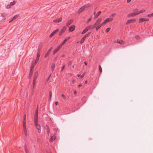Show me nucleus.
I'll use <instances>...</instances> for the list:
<instances>
[{
  "label": "nucleus",
  "mask_w": 153,
  "mask_h": 153,
  "mask_svg": "<svg viewBox=\"0 0 153 153\" xmlns=\"http://www.w3.org/2000/svg\"><path fill=\"white\" fill-rule=\"evenodd\" d=\"M55 104L56 105H58V102H55Z\"/></svg>",
  "instance_id": "49"
},
{
  "label": "nucleus",
  "mask_w": 153,
  "mask_h": 153,
  "mask_svg": "<svg viewBox=\"0 0 153 153\" xmlns=\"http://www.w3.org/2000/svg\"><path fill=\"white\" fill-rule=\"evenodd\" d=\"M19 16V15H16L13 18L12 20H14L17 18Z\"/></svg>",
  "instance_id": "22"
},
{
  "label": "nucleus",
  "mask_w": 153,
  "mask_h": 153,
  "mask_svg": "<svg viewBox=\"0 0 153 153\" xmlns=\"http://www.w3.org/2000/svg\"><path fill=\"white\" fill-rule=\"evenodd\" d=\"M131 0H127V3H128L130 2Z\"/></svg>",
  "instance_id": "47"
},
{
  "label": "nucleus",
  "mask_w": 153,
  "mask_h": 153,
  "mask_svg": "<svg viewBox=\"0 0 153 153\" xmlns=\"http://www.w3.org/2000/svg\"><path fill=\"white\" fill-rule=\"evenodd\" d=\"M11 6L10 5V4H9L7 6L6 8L7 9H9L11 7Z\"/></svg>",
  "instance_id": "37"
},
{
  "label": "nucleus",
  "mask_w": 153,
  "mask_h": 153,
  "mask_svg": "<svg viewBox=\"0 0 153 153\" xmlns=\"http://www.w3.org/2000/svg\"><path fill=\"white\" fill-rule=\"evenodd\" d=\"M35 64V63H34L33 62L32 63L31 66L30 67V70L29 74V76L30 77H31V76L33 72V68L34 67Z\"/></svg>",
  "instance_id": "5"
},
{
  "label": "nucleus",
  "mask_w": 153,
  "mask_h": 153,
  "mask_svg": "<svg viewBox=\"0 0 153 153\" xmlns=\"http://www.w3.org/2000/svg\"><path fill=\"white\" fill-rule=\"evenodd\" d=\"M59 31V30L58 29H57L54 31H53L52 33L50 34L49 36L50 37H51L55 33H56Z\"/></svg>",
  "instance_id": "14"
},
{
  "label": "nucleus",
  "mask_w": 153,
  "mask_h": 153,
  "mask_svg": "<svg viewBox=\"0 0 153 153\" xmlns=\"http://www.w3.org/2000/svg\"><path fill=\"white\" fill-rule=\"evenodd\" d=\"M23 127H26V122L25 120H23Z\"/></svg>",
  "instance_id": "27"
},
{
  "label": "nucleus",
  "mask_w": 153,
  "mask_h": 153,
  "mask_svg": "<svg viewBox=\"0 0 153 153\" xmlns=\"http://www.w3.org/2000/svg\"><path fill=\"white\" fill-rule=\"evenodd\" d=\"M113 19L112 18L110 17L107 18L102 23V24L103 25H105L107 22L112 21Z\"/></svg>",
  "instance_id": "4"
},
{
  "label": "nucleus",
  "mask_w": 153,
  "mask_h": 153,
  "mask_svg": "<svg viewBox=\"0 0 153 153\" xmlns=\"http://www.w3.org/2000/svg\"><path fill=\"white\" fill-rule=\"evenodd\" d=\"M101 18H99L96 22L94 25L93 26V28H95L96 30H97L101 27L103 25L102 23H101V22L102 20Z\"/></svg>",
  "instance_id": "2"
},
{
  "label": "nucleus",
  "mask_w": 153,
  "mask_h": 153,
  "mask_svg": "<svg viewBox=\"0 0 153 153\" xmlns=\"http://www.w3.org/2000/svg\"><path fill=\"white\" fill-rule=\"evenodd\" d=\"M23 129L24 131V132L25 135V136L27 137V130L26 127H23Z\"/></svg>",
  "instance_id": "20"
},
{
  "label": "nucleus",
  "mask_w": 153,
  "mask_h": 153,
  "mask_svg": "<svg viewBox=\"0 0 153 153\" xmlns=\"http://www.w3.org/2000/svg\"><path fill=\"white\" fill-rule=\"evenodd\" d=\"M91 27V26H89L87 27L82 31V34H83L85 33L89 29H90Z\"/></svg>",
  "instance_id": "13"
},
{
  "label": "nucleus",
  "mask_w": 153,
  "mask_h": 153,
  "mask_svg": "<svg viewBox=\"0 0 153 153\" xmlns=\"http://www.w3.org/2000/svg\"><path fill=\"white\" fill-rule=\"evenodd\" d=\"M111 28L109 27L108 28L105 30V32L106 33H108L110 30Z\"/></svg>",
  "instance_id": "34"
},
{
  "label": "nucleus",
  "mask_w": 153,
  "mask_h": 153,
  "mask_svg": "<svg viewBox=\"0 0 153 153\" xmlns=\"http://www.w3.org/2000/svg\"><path fill=\"white\" fill-rule=\"evenodd\" d=\"M61 96L62 97H63V98L65 100H66V97L63 94H62Z\"/></svg>",
  "instance_id": "39"
},
{
  "label": "nucleus",
  "mask_w": 153,
  "mask_h": 153,
  "mask_svg": "<svg viewBox=\"0 0 153 153\" xmlns=\"http://www.w3.org/2000/svg\"><path fill=\"white\" fill-rule=\"evenodd\" d=\"M147 16L149 17H153V13L148 14V15Z\"/></svg>",
  "instance_id": "30"
},
{
  "label": "nucleus",
  "mask_w": 153,
  "mask_h": 153,
  "mask_svg": "<svg viewBox=\"0 0 153 153\" xmlns=\"http://www.w3.org/2000/svg\"><path fill=\"white\" fill-rule=\"evenodd\" d=\"M62 46L60 44L58 46V47L56 49L58 51L60 49V48L62 47Z\"/></svg>",
  "instance_id": "29"
},
{
  "label": "nucleus",
  "mask_w": 153,
  "mask_h": 153,
  "mask_svg": "<svg viewBox=\"0 0 153 153\" xmlns=\"http://www.w3.org/2000/svg\"><path fill=\"white\" fill-rule=\"evenodd\" d=\"M88 83V81H87L86 80L85 81V83H86V84H87Z\"/></svg>",
  "instance_id": "51"
},
{
  "label": "nucleus",
  "mask_w": 153,
  "mask_h": 153,
  "mask_svg": "<svg viewBox=\"0 0 153 153\" xmlns=\"http://www.w3.org/2000/svg\"><path fill=\"white\" fill-rule=\"evenodd\" d=\"M72 22V21L71 20H69L68 21L67 23L66 24V25L67 26H68L69 25H71Z\"/></svg>",
  "instance_id": "24"
},
{
  "label": "nucleus",
  "mask_w": 153,
  "mask_h": 153,
  "mask_svg": "<svg viewBox=\"0 0 153 153\" xmlns=\"http://www.w3.org/2000/svg\"><path fill=\"white\" fill-rule=\"evenodd\" d=\"M99 70L100 71V72L101 73L102 72V68L101 66L99 65Z\"/></svg>",
  "instance_id": "31"
},
{
  "label": "nucleus",
  "mask_w": 153,
  "mask_h": 153,
  "mask_svg": "<svg viewBox=\"0 0 153 153\" xmlns=\"http://www.w3.org/2000/svg\"><path fill=\"white\" fill-rule=\"evenodd\" d=\"M75 82V80L74 79H73L72 81V82H73L74 83V82Z\"/></svg>",
  "instance_id": "52"
},
{
  "label": "nucleus",
  "mask_w": 153,
  "mask_h": 153,
  "mask_svg": "<svg viewBox=\"0 0 153 153\" xmlns=\"http://www.w3.org/2000/svg\"><path fill=\"white\" fill-rule=\"evenodd\" d=\"M89 33L86 35L84 37H85V38H86V37H88L89 36Z\"/></svg>",
  "instance_id": "43"
},
{
  "label": "nucleus",
  "mask_w": 153,
  "mask_h": 153,
  "mask_svg": "<svg viewBox=\"0 0 153 153\" xmlns=\"http://www.w3.org/2000/svg\"><path fill=\"white\" fill-rule=\"evenodd\" d=\"M94 15H95V12H94Z\"/></svg>",
  "instance_id": "58"
},
{
  "label": "nucleus",
  "mask_w": 153,
  "mask_h": 153,
  "mask_svg": "<svg viewBox=\"0 0 153 153\" xmlns=\"http://www.w3.org/2000/svg\"><path fill=\"white\" fill-rule=\"evenodd\" d=\"M70 38V37H68L66 38L65 39H64V40L63 41V42L60 44V45L62 46V45L64 44V43Z\"/></svg>",
  "instance_id": "11"
},
{
  "label": "nucleus",
  "mask_w": 153,
  "mask_h": 153,
  "mask_svg": "<svg viewBox=\"0 0 153 153\" xmlns=\"http://www.w3.org/2000/svg\"><path fill=\"white\" fill-rule=\"evenodd\" d=\"M74 94H76V91H75L74 92Z\"/></svg>",
  "instance_id": "50"
},
{
  "label": "nucleus",
  "mask_w": 153,
  "mask_h": 153,
  "mask_svg": "<svg viewBox=\"0 0 153 153\" xmlns=\"http://www.w3.org/2000/svg\"><path fill=\"white\" fill-rule=\"evenodd\" d=\"M36 79H33V85H34L35 84V81Z\"/></svg>",
  "instance_id": "46"
},
{
  "label": "nucleus",
  "mask_w": 153,
  "mask_h": 153,
  "mask_svg": "<svg viewBox=\"0 0 153 153\" xmlns=\"http://www.w3.org/2000/svg\"><path fill=\"white\" fill-rule=\"evenodd\" d=\"M116 15V13H112L111 15V16H112V17H114V16H115V15Z\"/></svg>",
  "instance_id": "40"
},
{
  "label": "nucleus",
  "mask_w": 153,
  "mask_h": 153,
  "mask_svg": "<svg viewBox=\"0 0 153 153\" xmlns=\"http://www.w3.org/2000/svg\"><path fill=\"white\" fill-rule=\"evenodd\" d=\"M85 73H84L83 74H82V76H81V78H82L83 77H84V76H85Z\"/></svg>",
  "instance_id": "45"
},
{
  "label": "nucleus",
  "mask_w": 153,
  "mask_h": 153,
  "mask_svg": "<svg viewBox=\"0 0 153 153\" xmlns=\"http://www.w3.org/2000/svg\"><path fill=\"white\" fill-rule=\"evenodd\" d=\"M116 42L118 43L120 45H123L124 44V42L122 40H119L118 39L114 41V43Z\"/></svg>",
  "instance_id": "12"
},
{
  "label": "nucleus",
  "mask_w": 153,
  "mask_h": 153,
  "mask_svg": "<svg viewBox=\"0 0 153 153\" xmlns=\"http://www.w3.org/2000/svg\"><path fill=\"white\" fill-rule=\"evenodd\" d=\"M66 28L65 26H64L61 29V31L59 33V35L60 36L62 34L65 32L66 30Z\"/></svg>",
  "instance_id": "7"
},
{
  "label": "nucleus",
  "mask_w": 153,
  "mask_h": 153,
  "mask_svg": "<svg viewBox=\"0 0 153 153\" xmlns=\"http://www.w3.org/2000/svg\"><path fill=\"white\" fill-rule=\"evenodd\" d=\"M85 39L86 38H85V37H83L82 39H81V40L80 41V43H81V44L82 43L84 42V40H85Z\"/></svg>",
  "instance_id": "28"
},
{
  "label": "nucleus",
  "mask_w": 153,
  "mask_h": 153,
  "mask_svg": "<svg viewBox=\"0 0 153 153\" xmlns=\"http://www.w3.org/2000/svg\"><path fill=\"white\" fill-rule=\"evenodd\" d=\"M90 5L89 4H86L84 6H83L81 7L79 9V10L78 11V13H81L85 9V8H86L90 6Z\"/></svg>",
  "instance_id": "3"
},
{
  "label": "nucleus",
  "mask_w": 153,
  "mask_h": 153,
  "mask_svg": "<svg viewBox=\"0 0 153 153\" xmlns=\"http://www.w3.org/2000/svg\"><path fill=\"white\" fill-rule=\"evenodd\" d=\"M64 68H65V65H64L63 66V67H62V68H61V71H63V70L64 69Z\"/></svg>",
  "instance_id": "42"
},
{
  "label": "nucleus",
  "mask_w": 153,
  "mask_h": 153,
  "mask_svg": "<svg viewBox=\"0 0 153 153\" xmlns=\"http://www.w3.org/2000/svg\"><path fill=\"white\" fill-rule=\"evenodd\" d=\"M84 63H85V65H87V63H86V62H84Z\"/></svg>",
  "instance_id": "53"
},
{
  "label": "nucleus",
  "mask_w": 153,
  "mask_h": 153,
  "mask_svg": "<svg viewBox=\"0 0 153 153\" xmlns=\"http://www.w3.org/2000/svg\"><path fill=\"white\" fill-rule=\"evenodd\" d=\"M62 21V18L60 17L58 19H55L53 20V22L56 23H59L61 22Z\"/></svg>",
  "instance_id": "10"
},
{
  "label": "nucleus",
  "mask_w": 153,
  "mask_h": 153,
  "mask_svg": "<svg viewBox=\"0 0 153 153\" xmlns=\"http://www.w3.org/2000/svg\"><path fill=\"white\" fill-rule=\"evenodd\" d=\"M79 76H80V75H77V76L79 77Z\"/></svg>",
  "instance_id": "57"
},
{
  "label": "nucleus",
  "mask_w": 153,
  "mask_h": 153,
  "mask_svg": "<svg viewBox=\"0 0 153 153\" xmlns=\"http://www.w3.org/2000/svg\"><path fill=\"white\" fill-rule=\"evenodd\" d=\"M26 120V115L25 114L24 116V120Z\"/></svg>",
  "instance_id": "44"
},
{
  "label": "nucleus",
  "mask_w": 153,
  "mask_h": 153,
  "mask_svg": "<svg viewBox=\"0 0 153 153\" xmlns=\"http://www.w3.org/2000/svg\"><path fill=\"white\" fill-rule=\"evenodd\" d=\"M145 10H141L140 11H138V12L139 13V14H140V13H142L144 12H145Z\"/></svg>",
  "instance_id": "36"
},
{
  "label": "nucleus",
  "mask_w": 153,
  "mask_h": 153,
  "mask_svg": "<svg viewBox=\"0 0 153 153\" xmlns=\"http://www.w3.org/2000/svg\"><path fill=\"white\" fill-rule=\"evenodd\" d=\"M52 97V92L51 91L50 92V99H51Z\"/></svg>",
  "instance_id": "41"
},
{
  "label": "nucleus",
  "mask_w": 153,
  "mask_h": 153,
  "mask_svg": "<svg viewBox=\"0 0 153 153\" xmlns=\"http://www.w3.org/2000/svg\"><path fill=\"white\" fill-rule=\"evenodd\" d=\"M136 21V20L134 19H132L129 20L127 21L126 23V25L129 24L130 23H131V22H134Z\"/></svg>",
  "instance_id": "9"
},
{
  "label": "nucleus",
  "mask_w": 153,
  "mask_h": 153,
  "mask_svg": "<svg viewBox=\"0 0 153 153\" xmlns=\"http://www.w3.org/2000/svg\"><path fill=\"white\" fill-rule=\"evenodd\" d=\"M101 11H99V12H98L97 14L96 15H95L94 17V19H96L97 18V17L100 15V14H101Z\"/></svg>",
  "instance_id": "21"
},
{
  "label": "nucleus",
  "mask_w": 153,
  "mask_h": 153,
  "mask_svg": "<svg viewBox=\"0 0 153 153\" xmlns=\"http://www.w3.org/2000/svg\"><path fill=\"white\" fill-rule=\"evenodd\" d=\"M58 51L55 49H54L53 52V54L54 55Z\"/></svg>",
  "instance_id": "35"
},
{
  "label": "nucleus",
  "mask_w": 153,
  "mask_h": 153,
  "mask_svg": "<svg viewBox=\"0 0 153 153\" xmlns=\"http://www.w3.org/2000/svg\"><path fill=\"white\" fill-rule=\"evenodd\" d=\"M6 16V14L4 13H2L1 14V16L3 17H5Z\"/></svg>",
  "instance_id": "33"
},
{
  "label": "nucleus",
  "mask_w": 153,
  "mask_h": 153,
  "mask_svg": "<svg viewBox=\"0 0 153 153\" xmlns=\"http://www.w3.org/2000/svg\"><path fill=\"white\" fill-rule=\"evenodd\" d=\"M52 48L51 47L48 50L47 52L46 53V54L45 55V58H46L47 56L49 55L50 52L52 50Z\"/></svg>",
  "instance_id": "15"
},
{
  "label": "nucleus",
  "mask_w": 153,
  "mask_h": 153,
  "mask_svg": "<svg viewBox=\"0 0 153 153\" xmlns=\"http://www.w3.org/2000/svg\"><path fill=\"white\" fill-rule=\"evenodd\" d=\"M149 21V19H145L144 18H141L139 19L138 22L139 23H140L144 21Z\"/></svg>",
  "instance_id": "6"
},
{
  "label": "nucleus",
  "mask_w": 153,
  "mask_h": 153,
  "mask_svg": "<svg viewBox=\"0 0 153 153\" xmlns=\"http://www.w3.org/2000/svg\"><path fill=\"white\" fill-rule=\"evenodd\" d=\"M51 137L50 139V141L51 142H52L55 139V136L54 135L52 136V135L51 134Z\"/></svg>",
  "instance_id": "16"
},
{
  "label": "nucleus",
  "mask_w": 153,
  "mask_h": 153,
  "mask_svg": "<svg viewBox=\"0 0 153 153\" xmlns=\"http://www.w3.org/2000/svg\"><path fill=\"white\" fill-rule=\"evenodd\" d=\"M15 1H14L13 2H11L10 3V4L11 6H12L13 5L15 4Z\"/></svg>",
  "instance_id": "32"
},
{
  "label": "nucleus",
  "mask_w": 153,
  "mask_h": 153,
  "mask_svg": "<svg viewBox=\"0 0 153 153\" xmlns=\"http://www.w3.org/2000/svg\"><path fill=\"white\" fill-rule=\"evenodd\" d=\"M91 18H89L88 19L87 21V22H86V23H88L89 22H90L91 21Z\"/></svg>",
  "instance_id": "38"
},
{
  "label": "nucleus",
  "mask_w": 153,
  "mask_h": 153,
  "mask_svg": "<svg viewBox=\"0 0 153 153\" xmlns=\"http://www.w3.org/2000/svg\"><path fill=\"white\" fill-rule=\"evenodd\" d=\"M37 76H38V72L36 71L34 74L33 79H36L37 77Z\"/></svg>",
  "instance_id": "23"
},
{
  "label": "nucleus",
  "mask_w": 153,
  "mask_h": 153,
  "mask_svg": "<svg viewBox=\"0 0 153 153\" xmlns=\"http://www.w3.org/2000/svg\"><path fill=\"white\" fill-rule=\"evenodd\" d=\"M55 68V65L54 64H52V65H51V68L52 69V71H53L54 69Z\"/></svg>",
  "instance_id": "26"
},
{
  "label": "nucleus",
  "mask_w": 153,
  "mask_h": 153,
  "mask_svg": "<svg viewBox=\"0 0 153 153\" xmlns=\"http://www.w3.org/2000/svg\"><path fill=\"white\" fill-rule=\"evenodd\" d=\"M134 16H135L134 13H131L128 15V17H131Z\"/></svg>",
  "instance_id": "25"
},
{
  "label": "nucleus",
  "mask_w": 153,
  "mask_h": 153,
  "mask_svg": "<svg viewBox=\"0 0 153 153\" xmlns=\"http://www.w3.org/2000/svg\"><path fill=\"white\" fill-rule=\"evenodd\" d=\"M138 38H139V37L138 36H137V37H136V39H137Z\"/></svg>",
  "instance_id": "56"
},
{
  "label": "nucleus",
  "mask_w": 153,
  "mask_h": 153,
  "mask_svg": "<svg viewBox=\"0 0 153 153\" xmlns=\"http://www.w3.org/2000/svg\"><path fill=\"white\" fill-rule=\"evenodd\" d=\"M82 86V84H80V85H78V86L79 87H81V86Z\"/></svg>",
  "instance_id": "48"
},
{
  "label": "nucleus",
  "mask_w": 153,
  "mask_h": 153,
  "mask_svg": "<svg viewBox=\"0 0 153 153\" xmlns=\"http://www.w3.org/2000/svg\"><path fill=\"white\" fill-rule=\"evenodd\" d=\"M75 28V26L74 25H71L69 27L68 30L70 32H72L74 31Z\"/></svg>",
  "instance_id": "8"
},
{
  "label": "nucleus",
  "mask_w": 153,
  "mask_h": 153,
  "mask_svg": "<svg viewBox=\"0 0 153 153\" xmlns=\"http://www.w3.org/2000/svg\"><path fill=\"white\" fill-rule=\"evenodd\" d=\"M13 21V20H12V19L11 20H10V21H9V23H10V22H11L12 21Z\"/></svg>",
  "instance_id": "54"
},
{
  "label": "nucleus",
  "mask_w": 153,
  "mask_h": 153,
  "mask_svg": "<svg viewBox=\"0 0 153 153\" xmlns=\"http://www.w3.org/2000/svg\"><path fill=\"white\" fill-rule=\"evenodd\" d=\"M25 151H26V153H27V151L25 149Z\"/></svg>",
  "instance_id": "55"
},
{
  "label": "nucleus",
  "mask_w": 153,
  "mask_h": 153,
  "mask_svg": "<svg viewBox=\"0 0 153 153\" xmlns=\"http://www.w3.org/2000/svg\"><path fill=\"white\" fill-rule=\"evenodd\" d=\"M45 129H46L47 130V133L48 134H49V131H50L49 128V126H48L46 125V126H45Z\"/></svg>",
  "instance_id": "18"
},
{
  "label": "nucleus",
  "mask_w": 153,
  "mask_h": 153,
  "mask_svg": "<svg viewBox=\"0 0 153 153\" xmlns=\"http://www.w3.org/2000/svg\"><path fill=\"white\" fill-rule=\"evenodd\" d=\"M39 56H40V55L38 53L37 54V56L36 58V59L35 61V64H36L37 62L38 61L39 59Z\"/></svg>",
  "instance_id": "17"
},
{
  "label": "nucleus",
  "mask_w": 153,
  "mask_h": 153,
  "mask_svg": "<svg viewBox=\"0 0 153 153\" xmlns=\"http://www.w3.org/2000/svg\"><path fill=\"white\" fill-rule=\"evenodd\" d=\"M137 9H134V16H136L139 14V13L138 11H137Z\"/></svg>",
  "instance_id": "19"
},
{
  "label": "nucleus",
  "mask_w": 153,
  "mask_h": 153,
  "mask_svg": "<svg viewBox=\"0 0 153 153\" xmlns=\"http://www.w3.org/2000/svg\"><path fill=\"white\" fill-rule=\"evenodd\" d=\"M38 110L37 109L35 112V114H34V124L36 126V127L37 129L38 132L40 133L41 132V127L40 125L38 123Z\"/></svg>",
  "instance_id": "1"
}]
</instances>
